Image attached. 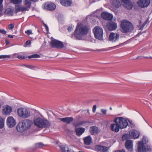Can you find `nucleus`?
<instances>
[{
    "mask_svg": "<svg viewBox=\"0 0 152 152\" xmlns=\"http://www.w3.org/2000/svg\"><path fill=\"white\" fill-rule=\"evenodd\" d=\"M113 122L115 124H112L110 126V128L113 131L116 132H119L120 128H125L128 125L126 119L122 117L115 118Z\"/></svg>",
    "mask_w": 152,
    "mask_h": 152,
    "instance_id": "f257e3e1",
    "label": "nucleus"
},
{
    "mask_svg": "<svg viewBox=\"0 0 152 152\" xmlns=\"http://www.w3.org/2000/svg\"><path fill=\"white\" fill-rule=\"evenodd\" d=\"M90 31L88 26L81 24H78L74 31V35L77 39L81 40L83 37L86 36Z\"/></svg>",
    "mask_w": 152,
    "mask_h": 152,
    "instance_id": "f03ea898",
    "label": "nucleus"
},
{
    "mask_svg": "<svg viewBox=\"0 0 152 152\" xmlns=\"http://www.w3.org/2000/svg\"><path fill=\"white\" fill-rule=\"evenodd\" d=\"M148 142V139L146 137L143 136L142 141L138 142L137 152H148L151 151L150 147L147 145L146 143Z\"/></svg>",
    "mask_w": 152,
    "mask_h": 152,
    "instance_id": "7ed1b4c3",
    "label": "nucleus"
},
{
    "mask_svg": "<svg viewBox=\"0 0 152 152\" xmlns=\"http://www.w3.org/2000/svg\"><path fill=\"white\" fill-rule=\"evenodd\" d=\"M32 124V121L25 119L19 122L16 127L17 131L20 132H23L30 128Z\"/></svg>",
    "mask_w": 152,
    "mask_h": 152,
    "instance_id": "20e7f679",
    "label": "nucleus"
},
{
    "mask_svg": "<svg viewBox=\"0 0 152 152\" xmlns=\"http://www.w3.org/2000/svg\"><path fill=\"white\" fill-rule=\"evenodd\" d=\"M38 0H24L23 4L24 6H21L20 5L15 6L16 11L18 12H23L29 11L30 9L31 2H36L38 1Z\"/></svg>",
    "mask_w": 152,
    "mask_h": 152,
    "instance_id": "39448f33",
    "label": "nucleus"
},
{
    "mask_svg": "<svg viewBox=\"0 0 152 152\" xmlns=\"http://www.w3.org/2000/svg\"><path fill=\"white\" fill-rule=\"evenodd\" d=\"M121 26V31L122 32L124 33H130L134 29V27L132 24L126 20L122 21Z\"/></svg>",
    "mask_w": 152,
    "mask_h": 152,
    "instance_id": "423d86ee",
    "label": "nucleus"
},
{
    "mask_svg": "<svg viewBox=\"0 0 152 152\" xmlns=\"http://www.w3.org/2000/svg\"><path fill=\"white\" fill-rule=\"evenodd\" d=\"M34 125L39 128H47L51 125L50 123L47 119L38 118L34 121Z\"/></svg>",
    "mask_w": 152,
    "mask_h": 152,
    "instance_id": "0eeeda50",
    "label": "nucleus"
},
{
    "mask_svg": "<svg viewBox=\"0 0 152 152\" xmlns=\"http://www.w3.org/2000/svg\"><path fill=\"white\" fill-rule=\"evenodd\" d=\"M93 32L95 38L100 40H103V29L102 27L99 26H95L93 30Z\"/></svg>",
    "mask_w": 152,
    "mask_h": 152,
    "instance_id": "6e6552de",
    "label": "nucleus"
},
{
    "mask_svg": "<svg viewBox=\"0 0 152 152\" xmlns=\"http://www.w3.org/2000/svg\"><path fill=\"white\" fill-rule=\"evenodd\" d=\"M18 115L23 118H28L30 116V111L27 108L21 107L17 110Z\"/></svg>",
    "mask_w": 152,
    "mask_h": 152,
    "instance_id": "1a4fd4ad",
    "label": "nucleus"
},
{
    "mask_svg": "<svg viewBox=\"0 0 152 152\" xmlns=\"http://www.w3.org/2000/svg\"><path fill=\"white\" fill-rule=\"evenodd\" d=\"M42 8L45 10L53 11L54 10L56 7L55 4L52 2H47L42 6Z\"/></svg>",
    "mask_w": 152,
    "mask_h": 152,
    "instance_id": "9d476101",
    "label": "nucleus"
},
{
    "mask_svg": "<svg viewBox=\"0 0 152 152\" xmlns=\"http://www.w3.org/2000/svg\"><path fill=\"white\" fill-rule=\"evenodd\" d=\"M50 45L53 48L59 49L63 48L64 46L62 42L56 39L52 40L51 42Z\"/></svg>",
    "mask_w": 152,
    "mask_h": 152,
    "instance_id": "9b49d317",
    "label": "nucleus"
},
{
    "mask_svg": "<svg viewBox=\"0 0 152 152\" xmlns=\"http://www.w3.org/2000/svg\"><path fill=\"white\" fill-rule=\"evenodd\" d=\"M12 108L11 106L7 105L3 107L2 113L5 115H9L12 112Z\"/></svg>",
    "mask_w": 152,
    "mask_h": 152,
    "instance_id": "f8f14e48",
    "label": "nucleus"
},
{
    "mask_svg": "<svg viewBox=\"0 0 152 152\" xmlns=\"http://www.w3.org/2000/svg\"><path fill=\"white\" fill-rule=\"evenodd\" d=\"M119 37V35L118 34L112 32L110 34L109 40L112 42H115L118 40Z\"/></svg>",
    "mask_w": 152,
    "mask_h": 152,
    "instance_id": "ddd939ff",
    "label": "nucleus"
},
{
    "mask_svg": "<svg viewBox=\"0 0 152 152\" xmlns=\"http://www.w3.org/2000/svg\"><path fill=\"white\" fill-rule=\"evenodd\" d=\"M59 147L62 152H75L72 147L66 145H60Z\"/></svg>",
    "mask_w": 152,
    "mask_h": 152,
    "instance_id": "4468645a",
    "label": "nucleus"
},
{
    "mask_svg": "<svg viewBox=\"0 0 152 152\" xmlns=\"http://www.w3.org/2000/svg\"><path fill=\"white\" fill-rule=\"evenodd\" d=\"M7 125L10 128L13 127L16 124L15 120L11 116L7 118Z\"/></svg>",
    "mask_w": 152,
    "mask_h": 152,
    "instance_id": "2eb2a0df",
    "label": "nucleus"
},
{
    "mask_svg": "<svg viewBox=\"0 0 152 152\" xmlns=\"http://www.w3.org/2000/svg\"><path fill=\"white\" fill-rule=\"evenodd\" d=\"M150 3L149 0H139L137 4L139 7L142 8H144L148 6Z\"/></svg>",
    "mask_w": 152,
    "mask_h": 152,
    "instance_id": "dca6fc26",
    "label": "nucleus"
},
{
    "mask_svg": "<svg viewBox=\"0 0 152 152\" xmlns=\"http://www.w3.org/2000/svg\"><path fill=\"white\" fill-rule=\"evenodd\" d=\"M95 150L98 152H106L107 151L108 148L105 146L97 145L95 146Z\"/></svg>",
    "mask_w": 152,
    "mask_h": 152,
    "instance_id": "f3484780",
    "label": "nucleus"
},
{
    "mask_svg": "<svg viewBox=\"0 0 152 152\" xmlns=\"http://www.w3.org/2000/svg\"><path fill=\"white\" fill-rule=\"evenodd\" d=\"M102 18L106 20H111L113 18V15L107 12H103L101 14Z\"/></svg>",
    "mask_w": 152,
    "mask_h": 152,
    "instance_id": "a211bd4d",
    "label": "nucleus"
},
{
    "mask_svg": "<svg viewBox=\"0 0 152 152\" xmlns=\"http://www.w3.org/2000/svg\"><path fill=\"white\" fill-rule=\"evenodd\" d=\"M108 29L110 31L115 30L117 28V24L113 22L108 23L106 25Z\"/></svg>",
    "mask_w": 152,
    "mask_h": 152,
    "instance_id": "6ab92c4d",
    "label": "nucleus"
},
{
    "mask_svg": "<svg viewBox=\"0 0 152 152\" xmlns=\"http://www.w3.org/2000/svg\"><path fill=\"white\" fill-rule=\"evenodd\" d=\"M129 134L131 138L134 139L138 138L140 135L139 132L135 130L130 131L129 132Z\"/></svg>",
    "mask_w": 152,
    "mask_h": 152,
    "instance_id": "aec40b11",
    "label": "nucleus"
},
{
    "mask_svg": "<svg viewBox=\"0 0 152 152\" xmlns=\"http://www.w3.org/2000/svg\"><path fill=\"white\" fill-rule=\"evenodd\" d=\"M125 145L128 151H133V144L132 141L130 140H126Z\"/></svg>",
    "mask_w": 152,
    "mask_h": 152,
    "instance_id": "412c9836",
    "label": "nucleus"
},
{
    "mask_svg": "<svg viewBox=\"0 0 152 152\" xmlns=\"http://www.w3.org/2000/svg\"><path fill=\"white\" fill-rule=\"evenodd\" d=\"M124 3V6L128 10L131 9L133 7L132 3L129 0H121Z\"/></svg>",
    "mask_w": 152,
    "mask_h": 152,
    "instance_id": "4be33fe9",
    "label": "nucleus"
},
{
    "mask_svg": "<svg viewBox=\"0 0 152 152\" xmlns=\"http://www.w3.org/2000/svg\"><path fill=\"white\" fill-rule=\"evenodd\" d=\"M85 131V128L82 127L76 128L75 129L76 134L78 136L81 135Z\"/></svg>",
    "mask_w": 152,
    "mask_h": 152,
    "instance_id": "5701e85b",
    "label": "nucleus"
},
{
    "mask_svg": "<svg viewBox=\"0 0 152 152\" xmlns=\"http://www.w3.org/2000/svg\"><path fill=\"white\" fill-rule=\"evenodd\" d=\"M60 3L64 6H69L72 4L71 0H60Z\"/></svg>",
    "mask_w": 152,
    "mask_h": 152,
    "instance_id": "b1692460",
    "label": "nucleus"
},
{
    "mask_svg": "<svg viewBox=\"0 0 152 152\" xmlns=\"http://www.w3.org/2000/svg\"><path fill=\"white\" fill-rule=\"evenodd\" d=\"M111 2L113 7L118 8L121 5V3L119 0H111Z\"/></svg>",
    "mask_w": 152,
    "mask_h": 152,
    "instance_id": "393cba45",
    "label": "nucleus"
},
{
    "mask_svg": "<svg viewBox=\"0 0 152 152\" xmlns=\"http://www.w3.org/2000/svg\"><path fill=\"white\" fill-rule=\"evenodd\" d=\"M59 119L62 121L65 122L67 124H69L73 121V118L72 117L60 118Z\"/></svg>",
    "mask_w": 152,
    "mask_h": 152,
    "instance_id": "a878e982",
    "label": "nucleus"
},
{
    "mask_svg": "<svg viewBox=\"0 0 152 152\" xmlns=\"http://www.w3.org/2000/svg\"><path fill=\"white\" fill-rule=\"evenodd\" d=\"M90 132L92 134L94 135L98 132L99 129L95 126H92L90 128Z\"/></svg>",
    "mask_w": 152,
    "mask_h": 152,
    "instance_id": "bb28decb",
    "label": "nucleus"
},
{
    "mask_svg": "<svg viewBox=\"0 0 152 152\" xmlns=\"http://www.w3.org/2000/svg\"><path fill=\"white\" fill-rule=\"evenodd\" d=\"M92 141L91 137L90 136H88L84 139V143L87 145H90L92 142Z\"/></svg>",
    "mask_w": 152,
    "mask_h": 152,
    "instance_id": "cd10ccee",
    "label": "nucleus"
},
{
    "mask_svg": "<svg viewBox=\"0 0 152 152\" xmlns=\"http://www.w3.org/2000/svg\"><path fill=\"white\" fill-rule=\"evenodd\" d=\"M4 13L7 15H12L13 14V11L10 8H8L5 10Z\"/></svg>",
    "mask_w": 152,
    "mask_h": 152,
    "instance_id": "c85d7f7f",
    "label": "nucleus"
},
{
    "mask_svg": "<svg viewBox=\"0 0 152 152\" xmlns=\"http://www.w3.org/2000/svg\"><path fill=\"white\" fill-rule=\"evenodd\" d=\"M17 58L19 59H23L26 58L23 52L18 53Z\"/></svg>",
    "mask_w": 152,
    "mask_h": 152,
    "instance_id": "c756f323",
    "label": "nucleus"
},
{
    "mask_svg": "<svg viewBox=\"0 0 152 152\" xmlns=\"http://www.w3.org/2000/svg\"><path fill=\"white\" fill-rule=\"evenodd\" d=\"M45 146V145L43 144L42 142L37 143L35 144L34 145V148L35 149L40 148Z\"/></svg>",
    "mask_w": 152,
    "mask_h": 152,
    "instance_id": "7c9ffc66",
    "label": "nucleus"
},
{
    "mask_svg": "<svg viewBox=\"0 0 152 152\" xmlns=\"http://www.w3.org/2000/svg\"><path fill=\"white\" fill-rule=\"evenodd\" d=\"M4 120L2 118L0 117V128H2L4 126Z\"/></svg>",
    "mask_w": 152,
    "mask_h": 152,
    "instance_id": "2f4dec72",
    "label": "nucleus"
},
{
    "mask_svg": "<svg viewBox=\"0 0 152 152\" xmlns=\"http://www.w3.org/2000/svg\"><path fill=\"white\" fill-rule=\"evenodd\" d=\"M11 58V56L10 55H0V59L9 58Z\"/></svg>",
    "mask_w": 152,
    "mask_h": 152,
    "instance_id": "473e14b6",
    "label": "nucleus"
},
{
    "mask_svg": "<svg viewBox=\"0 0 152 152\" xmlns=\"http://www.w3.org/2000/svg\"><path fill=\"white\" fill-rule=\"evenodd\" d=\"M40 57V56L37 54H35L29 56H28V58H37Z\"/></svg>",
    "mask_w": 152,
    "mask_h": 152,
    "instance_id": "72a5a7b5",
    "label": "nucleus"
},
{
    "mask_svg": "<svg viewBox=\"0 0 152 152\" xmlns=\"http://www.w3.org/2000/svg\"><path fill=\"white\" fill-rule=\"evenodd\" d=\"M86 122H87L86 121H82L79 122L77 124L75 123L74 124V125L76 127L78 126L82 125L86 123Z\"/></svg>",
    "mask_w": 152,
    "mask_h": 152,
    "instance_id": "f704fd0d",
    "label": "nucleus"
},
{
    "mask_svg": "<svg viewBox=\"0 0 152 152\" xmlns=\"http://www.w3.org/2000/svg\"><path fill=\"white\" fill-rule=\"evenodd\" d=\"M10 1L12 3L15 4H19L22 1V0H10Z\"/></svg>",
    "mask_w": 152,
    "mask_h": 152,
    "instance_id": "c9c22d12",
    "label": "nucleus"
},
{
    "mask_svg": "<svg viewBox=\"0 0 152 152\" xmlns=\"http://www.w3.org/2000/svg\"><path fill=\"white\" fill-rule=\"evenodd\" d=\"M3 0H0V12H1L3 9L2 2Z\"/></svg>",
    "mask_w": 152,
    "mask_h": 152,
    "instance_id": "e433bc0d",
    "label": "nucleus"
},
{
    "mask_svg": "<svg viewBox=\"0 0 152 152\" xmlns=\"http://www.w3.org/2000/svg\"><path fill=\"white\" fill-rule=\"evenodd\" d=\"M149 18H148L144 22V23L142 24V28H143V27L146 25L147 24H148L149 21Z\"/></svg>",
    "mask_w": 152,
    "mask_h": 152,
    "instance_id": "4c0bfd02",
    "label": "nucleus"
},
{
    "mask_svg": "<svg viewBox=\"0 0 152 152\" xmlns=\"http://www.w3.org/2000/svg\"><path fill=\"white\" fill-rule=\"evenodd\" d=\"M25 33L28 36L32 34V30H27L25 31Z\"/></svg>",
    "mask_w": 152,
    "mask_h": 152,
    "instance_id": "58836bf2",
    "label": "nucleus"
},
{
    "mask_svg": "<svg viewBox=\"0 0 152 152\" xmlns=\"http://www.w3.org/2000/svg\"><path fill=\"white\" fill-rule=\"evenodd\" d=\"M11 57L12 58H17L18 53H15L10 55Z\"/></svg>",
    "mask_w": 152,
    "mask_h": 152,
    "instance_id": "ea45409f",
    "label": "nucleus"
},
{
    "mask_svg": "<svg viewBox=\"0 0 152 152\" xmlns=\"http://www.w3.org/2000/svg\"><path fill=\"white\" fill-rule=\"evenodd\" d=\"M74 28V26L73 25H71L70 26H69L68 27V30L69 31H71L73 29V28Z\"/></svg>",
    "mask_w": 152,
    "mask_h": 152,
    "instance_id": "a19ab883",
    "label": "nucleus"
},
{
    "mask_svg": "<svg viewBox=\"0 0 152 152\" xmlns=\"http://www.w3.org/2000/svg\"><path fill=\"white\" fill-rule=\"evenodd\" d=\"M14 25L13 24H10L8 26V28L9 29L12 30L14 28Z\"/></svg>",
    "mask_w": 152,
    "mask_h": 152,
    "instance_id": "79ce46f5",
    "label": "nucleus"
},
{
    "mask_svg": "<svg viewBox=\"0 0 152 152\" xmlns=\"http://www.w3.org/2000/svg\"><path fill=\"white\" fill-rule=\"evenodd\" d=\"M101 111L104 115H106L107 113V110L105 109H101Z\"/></svg>",
    "mask_w": 152,
    "mask_h": 152,
    "instance_id": "37998d69",
    "label": "nucleus"
},
{
    "mask_svg": "<svg viewBox=\"0 0 152 152\" xmlns=\"http://www.w3.org/2000/svg\"><path fill=\"white\" fill-rule=\"evenodd\" d=\"M27 68H29L31 69H33L35 68V67L34 66H33L31 65H28Z\"/></svg>",
    "mask_w": 152,
    "mask_h": 152,
    "instance_id": "c03bdc74",
    "label": "nucleus"
},
{
    "mask_svg": "<svg viewBox=\"0 0 152 152\" xmlns=\"http://www.w3.org/2000/svg\"><path fill=\"white\" fill-rule=\"evenodd\" d=\"M150 58L152 59V57H147V56H140V57H137V58Z\"/></svg>",
    "mask_w": 152,
    "mask_h": 152,
    "instance_id": "a18cd8bd",
    "label": "nucleus"
},
{
    "mask_svg": "<svg viewBox=\"0 0 152 152\" xmlns=\"http://www.w3.org/2000/svg\"><path fill=\"white\" fill-rule=\"evenodd\" d=\"M96 105H94L93 107L92 111L94 113L96 111Z\"/></svg>",
    "mask_w": 152,
    "mask_h": 152,
    "instance_id": "49530a36",
    "label": "nucleus"
},
{
    "mask_svg": "<svg viewBox=\"0 0 152 152\" xmlns=\"http://www.w3.org/2000/svg\"><path fill=\"white\" fill-rule=\"evenodd\" d=\"M113 152H126V151L125 150L123 149L121 150H116Z\"/></svg>",
    "mask_w": 152,
    "mask_h": 152,
    "instance_id": "de8ad7c7",
    "label": "nucleus"
},
{
    "mask_svg": "<svg viewBox=\"0 0 152 152\" xmlns=\"http://www.w3.org/2000/svg\"><path fill=\"white\" fill-rule=\"evenodd\" d=\"M43 23L45 26V29H46L47 32H48L49 31V28H48V27L46 24H45L44 23Z\"/></svg>",
    "mask_w": 152,
    "mask_h": 152,
    "instance_id": "09e8293b",
    "label": "nucleus"
},
{
    "mask_svg": "<svg viewBox=\"0 0 152 152\" xmlns=\"http://www.w3.org/2000/svg\"><path fill=\"white\" fill-rule=\"evenodd\" d=\"M26 45H28L31 44V42L29 40L27 41L26 42Z\"/></svg>",
    "mask_w": 152,
    "mask_h": 152,
    "instance_id": "8fccbe9b",
    "label": "nucleus"
},
{
    "mask_svg": "<svg viewBox=\"0 0 152 152\" xmlns=\"http://www.w3.org/2000/svg\"><path fill=\"white\" fill-rule=\"evenodd\" d=\"M0 32L4 34L6 33V31L4 30H0Z\"/></svg>",
    "mask_w": 152,
    "mask_h": 152,
    "instance_id": "3c124183",
    "label": "nucleus"
},
{
    "mask_svg": "<svg viewBox=\"0 0 152 152\" xmlns=\"http://www.w3.org/2000/svg\"><path fill=\"white\" fill-rule=\"evenodd\" d=\"M5 41L6 45H8L9 44H10V42L8 40L6 39L5 40Z\"/></svg>",
    "mask_w": 152,
    "mask_h": 152,
    "instance_id": "603ef678",
    "label": "nucleus"
},
{
    "mask_svg": "<svg viewBox=\"0 0 152 152\" xmlns=\"http://www.w3.org/2000/svg\"><path fill=\"white\" fill-rule=\"evenodd\" d=\"M8 37L11 38H13L14 37L13 35H12L9 34L8 35Z\"/></svg>",
    "mask_w": 152,
    "mask_h": 152,
    "instance_id": "864d4df0",
    "label": "nucleus"
},
{
    "mask_svg": "<svg viewBox=\"0 0 152 152\" xmlns=\"http://www.w3.org/2000/svg\"><path fill=\"white\" fill-rule=\"evenodd\" d=\"M27 65H28L22 64V65H20V66H25V67H27Z\"/></svg>",
    "mask_w": 152,
    "mask_h": 152,
    "instance_id": "5fc2aeb1",
    "label": "nucleus"
},
{
    "mask_svg": "<svg viewBox=\"0 0 152 152\" xmlns=\"http://www.w3.org/2000/svg\"><path fill=\"white\" fill-rule=\"evenodd\" d=\"M127 134L124 135H123V136L122 137V138H124V137H125L127 136Z\"/></svg>",
    "mask_w": 152,
    "mask_h": 152,
    "instance_id": "6e6d98bb",
    "label": "nucleus"
},
{
    "mask_svg": "<svg viewBox=\"0 0 152 152\" xmlns=\"http://www.w3.org/2000/svg\"><path fill=\"white\" fill-rule=\"evenodd\" d=\"M117 46H114V47H111L110 48H115Z\"/></svg>",
    "mask_w": 152,
    "mask_h": 152,
    "instance_id": "4d7b16f0",
    "label": "nucleus"
},
{
    "mask_svg": "<svg viewBox=\"0 0 152 152\" xmlns=\"http://www.w3.org/2000/svg\"><path fill=\"white\" fill-rule=\"evenodd\" d=\"M128 152H133V151H128Z\"/></svg>",
    "mask_w": 152,
    "mask_h": 152,
    "instance_id": "13d9d810",
    "label": "nucleus"
},
{
    "mask_svg": "<svg viewBox=\"0 0 152 152\" xmlns=\"http://www.w3.org/2000/svg\"><path fill=\"white\" fill-rule=\"evenodd\" d=\"M110 110H112V108L111 107H110Z\"/></svg>",
    "mask_w": 152,
    "mask_h": 152,
    "instance_id": "bf43d9fd",
    "label": "nucleus"
},
{
    "mask_svg": "<svg viewBox=\"0 0 152 152\" xmlns=\"http://www.w3.org/2000/svg\"><path fill=\"white\" fill-rule=\"evenodd\" d=\"M144 120L148 124V122L146 121V120L145 119H144Z\"/></svg>",
    "mask_w": 152,
    "mask_h": 152,
    "instance_id": "052dcab7",
    "label": "nucleus"
},
{
    "mask_svg": "<svg viewBox=\"0 0 152 152\" xmlns=\"http://www.w3.org/2000/svg\"><path fill=\"white\" fill-rule=\"evenodd\" d=\"M129 123L130 124H131L132 123V121H130L129 122Z\"/></svg>",
    "mask_w": 152,
    "mask_h": 152,
    "instance_id": "680f3d73",
    "label": "nucleus"
},
{
    "mask_svg": "<svg viewBox=\"0 0 152 152\" xmlns=\"http://www.w3.org/2000/svg\"><path fill=\"white\" fill-rule=\"evenodd\" d=\"M1 104L0 103V108L1 107Z\"/></svg>",
    "mask_w": 152,
    "mask_h": 152,
    "instance_id": "e2e57ef3",
    "label": "nucleus"
},
{
    "mask_svg": "<svg viewBox=\"0 0 152 152\" xmlns=\"http://www.w3.org/2000/svg\"><path fill=\"white\" fill-rule=\"evenodd\" d=\"M99 11V10H97L96 11V12H98Z\"/></svg>",
    "mask_w": 152,
    "mask_h": 152,
    "instance_id": "0e129e2a",
    "label": "nucleus"
},
{
    "mask_svg": "<svg viewBox=\"0 0 152 152\" xmlns=\"http://www.w3.org/2000/svg\"><path fill=\"white\" fill-rule=\"evenodd\" d=\"M104 50H103V51H104Z\"/></svg>",
    "mask_w": 152,
    "mask_h": 152,
    "instance_id": "69168bd1",
    "label": "nucleus"
},
{
    "mask_svg": "<svg viewBox=\"0 0 152 152\" xmlns=\"http://www.w3.org/2000/svg\"><path fill=\"white\" fill-rule=\"evenodd\" d=\"M1 48V47H0V49Z\"/></svg>",
    "mask_w": 152,
    "mask_h": 152,
    "instance_id": "338daca9",
    "label": "nucleus"
}]
</instances>
